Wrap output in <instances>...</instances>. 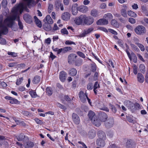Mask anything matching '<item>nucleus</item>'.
Instances as JSON below:
<instances>
[{"mask_svg": "<svg viewBox=\"0 0 148 148\" xmlns=\"http://www.w3.org/2000/svg\"><path fill=\"white\" fill-rule=\"evenodd\" d=\"M26 7L23 3H20L16 7L13 8L12 10V15L7 17L3 22V16L0 15V30H8L7 27H11L13 25V21L16 18L19 12L21 14Z\"/></svg>", "mask_w": 148, "mask_h": 148, "instance_id": "obj_1", "label": "nucleus"}, {"mask_svg": "<svg viewBox=\"0 0 148 148\" xmlns=\"http://www.w3.org/2000/svg\"><path fill=\"white\" fill-rule=\"evenodd\" d=\"M135 32L138 35H143L146 32L145 28L143 25H139L134 29Z\"/></svg>", "mask_w": 148, "mask_h": 148, "instance_id": "obj_2", "label": "nucleus"}, {"mask_svg": "<svg viewBox=\"0 0 148 148\" xmlns=\"http://www.w3.org/2000/svg\"><path fill=\"white\" fill-rule=\"evenodd\" d=\"M125 104L127 107L131 110L132 112H134L136 110V108L134 106V104L132 102L127 101L125 102Z\"/></svg>", "mask_w": 148, "mask_h": 148, "instance_id": "obj_3", "label": "nucleus"}, {"mask_svg": "<svg viewBox=\"0 0 148 148\" xmlns=\"http://www.w3.org/2000/svg\"><path fill=\"white\" fill-rule=\"evenodd\" d=\"M8 32V30L5 29L4 30H0V44L2 45H5L6 43L5 40L1 37L2 34L5 35Z\"/></svg>", "mask_w": 148, "mask_h": 148, "instance_id": "obj_4", "label": "nucleus"}, {"mask_svg": "<svg viewBox=\"0 0 148 148\" xmlns=\"http://www.w3.org/2000/svg\"><path fill=\"white\" fill-rule=\"evenodd\" d=\"M24 141L23 146L25 148H32L34 145V143L29 141L27 137L26 138V140Z\"/></svg>", "mask_w": 148, "mask_h": 148, "instance_id": "obj_5", "label": "nucleus"}, {"mask_svg": "<svg viewBox=\"0 0 148 148\" xmlns=\"http://www.w3.org/2000/svg\"><path fill=\"white\" fill-rule=\"evenodd\" d=\"M98 117L101 122H105L108 118V116L104 112H101L98 114Z\"/></svg>", "mask_w": 148, "mask_h": 148, "instance_id": "obj_6", "label": "nucleus"}, {"mask_svg": "<svg viewBox=\"0 0 148 148\" xmlns=\"http://www.w3.org/2000/svg\"><path fill=\"white\" fill-rule=\"evenodd\" d=\"M114 124V120L112 118H109L105 123L106 127L109 128L112 127Z\"/></svg>", "mask_w": 148, "mask_h": 148, "instance_id": "obj_7", "label": "nucleus"}, {"mask_svg": "<svg viewBox=\"0 0 148 148\" xmlns=\"http://www.w3.org/2000/svg\"><path fill=\"white\" fill-rule=\"evenodd\" d=\"M79 97L82 102L84 103L86 101V98L87 96L82 91H80L79 93Z\"/></svg>", "mask_w": 148, "mask_h": 148, "instance_id": "obj_8", "label": "nucleus"}, {"mask_svg": "<svg viewBox=\"0 0 148 148\" xmlns=\"http://www.w3.org/2000/svg\"><path fill=\"white\" fill-rule=\"evenodd\" d=\"M93 30V28L91 27L88 29H85L84 30L82 34H80L78 36L79 37H83L85 36L86 35L89 34Z\"/></svg>", "mask_w": 148, "mask_h": 148, "instance_id": "obj_9", "label": "nucleus"}, {"mask_svg": "<svg viewBox=\"0 0 148 148\" xmlns=\"http://www.w3.org/2000/svg\"><path fill=\"white\" fill-rule=\"evenodd\" d=\"M135 143L131 139L127 140L126 145L127 148H133L135 147Z\"/></svg>", "mask_w": 148, "mask_h": 148, "instance_id": "obj_10", "label": "nucleus"}, {"mask_svg": "<svg viewBox=\"0 0 148 148\" xmlns=\"http://www.w3.org/2000/svg\"><path fill=\"white\" fill-rule=\"evenodd\" d=\"M73 120L75 124L77 125L79 124L80 122L79 117L76 114L73 113L72 115Z\"/></svg>", "mask_w": 148, "mask_h": 148, "instance_id": "obj_11", "label": "nucleus"}, {"mask_svg": "<svg viewBox=\"0 0 148 148\" xmlns=\"http://www.w3.org/2000/svg\"><path fill=\"white\" fill-rule=\"evenodd\" d=\"M77 56L74 54L69 55L68 57V62L69 64H72L75 61L77 57Z\"/></svg>", "mask_w": 148, "mask_h": 148, "instance_id": "obj_12", "label": "nucleus"}, {"mask_svg": "<svg viewBox=\"0 0 148 148\" xmlns=\"http://www.w3.org/2000/svg\"><path fill=\"white\" fill-rule=\"evenodd\" d=\"M94 20L92 17H85L84 22L86 24L90 25L92 23Z\"/></svg>", "mask_w": 148, "mask_h": 148, "instance_id": "obj_13", "label": "nucleus"}, {"mask_svg": "<svg viewBox=\"0 0 148 148\" xmlns=\"http://www.w3.org/2000/svg\"><path fill=\"white\" fill-rule=\"evenodd\" d=\"M84 16H80L76 18L75 20V23L77 25H80L82 24L83 21H84Z\"/></svg>", "mask_w": 148, "mask_h": 148, "instance_id": "obj_14", "label": "nucleus"}, {"mask_svg": "<svg viewBox=\"0 0 148 148\" xmlns=\"http://www.w3.org/2000/svg\"><path fill=\"white\" fill-rule=\"evenodd\" d=\"M23 18L26 22L30 23L32 22V17L29 14H25L23 16Z\"/></svg>", "mask_w": 148, "mask_h": 148, "instance_id": "obj_15", "label": "nucleus"}, {"mask_svg": "<svg viewBox=\"0 0 148 148\" xmlns=\"http://www.w3.org/2000/svg\"><path fill=\"white\" fill-rule=\"evenodd\" d=\"M106 139H97L96 142L97 145L99 146L103 147L105 145L104 140Z\"/></svg>", "mask_w": 148, "mask_h": 148, "instance_id": "obj_16", "label": "nucleus"}, {"mask_svg": "<svg viewBox=\"0 0 148 148\" xmlns=\"http://www.w3.org/2000/svg\"><path fill=\"white\" fill-rule=\"evenodd\" d=\"M61 17L63 20L66 21L70 18V14L68 12H65L62 14Z\"/></svg>", "mask_w": 148, "mask_h": 148, "instance_id": "obj_17", "label": "nucleus"}, {"mask_svg": "<svg viewBox=\"0 0 148 148\" xmlns=\"http://www.w3.org/2000/svg\"><path fill=\"white\" fill-rule=\"evenodd\" d=\"M108 21L104 18L100 19L97 22V25H106L108 24Z\"/></svg>", "mask_w": 148, "mask_h": 148, "instance_id": "obj_18", "label": "nucleus"}, {"mask_svg": "<svg viewBox=\"0 0 148 148\" xmlns=\"http://www.w3.org/2000/svg\"><path fill=\"white\" fill-rule=\"evenodd\" d=\"M77 3L73 4L71 8L72 14L73 15H76L77 13Z\"/></svg>", "mask_w": 148, "mask_h": 148, "instance_id": "obj_19", "label": "nucleus"}, {"mask_svg": "<svg viewBox=\"0 0 148 148\" xmlns=\"http://www.w3.org/2000/svg\"><path fill=\"white\" fill-rule=\"evenodd\" d=\"M98 139H106V135L102 131H99L98 132Z\"/></svg>", "mask_w": 148, "mask_h": 148, "instance_id": "obj_20", "label": "nucleus"}, {"mask_svg": "<svg viewBox=\"0 0 148 148\" xmlns=\"http://www.w3.org/2000/svg\"><path fill=\"white\" fill-rule=\"evenodd\" d=\"M88 116L89 118L91 120V121L96 118L97 116L95 113L92 111H90L89 112Z\"/></svg>", "mask_w": 148, "mask_h": 148, "instance_id": "obj_21", "label": "nucleus"}, {"mask_svg": "<svg viewBox=\"0 0 148 148\" xmlns=\"http://www.w3.org/2000/svg\"><path fill=\"white\" fill-rule=\"evenodd\" d=\"M66 73L63 71H61L60 74V78L62 82H64L66 78Z\"/></svg>", "mask_w": 148, "mask_h": 148, "instance_id": "obj_22", "label": "nucleus"}, {"mask_svg": "<svg viewBox=\"0 0 148 148\" xmlns=\"http://www.w3.org/2000/svg\"><path fill=\"white\" fill-rule=\"evenodd\" d=\"M44 21L45 23H47L49 24H52L53 23L52 19L49 15H47L44 20Z\"/></svg>", "mask_w": 148, "mask_h": 148, "instance_id": "obj_23", "label": "nucleus"}, {"mask_svg": "<svg viewBox=\"0 0 148 148\" xmlns=\"http://www.w3.org/2000/svg\"><path fill=\"white\" fill-rule=\"evenodd\" d=\"M77 73V71L76 69L74 68L70 69L69 71V74L70 75L74 76L76 75Z\"/></svg>", "mask_w": 148, "mask_h": 148, "instance_id": "obj_24", "label": "nucleus"}, {"mask_svg": "<svg viewBox=\"0 0 148 148\" xmlns=\"http://www.w3.org/2000/svg\"><path fill=\"white\" fill-rule=\"evenodd\" d=\"M101 121L100 120L97 119L96 117L92 122L96 126L99 127L101 124Z\"/></svg>", "mask_w": 148, "mask_h": 148, "instance_id": "obj_25", "label": "nucleus"}, {"mask_svg": "<svg viewBox=\"0 0 148 148\" xmlns=\"http://www.w3.org/2000/svg\"><path fill=\"white\" fill-rule=\"evenodd\" d=\"M137 79L138 81L140 83H143L144 82V77L142 74L140 73L138 74Z\"/></svg>", "mask_w": 148, "mask_h": 148, "instance_id": "obj_26", "label": "nucleus"}, {"mask_svg": "<svg viewBox=\"0 0 148 148\" xmlns=\"http://www.w3.org/2000/svg\"><path fill=\"white\" fill-rule=\"evenodd\" d=\"M125 8H122L121 11V15L124 17H127V7L126 6H125Z\"/></svg>", "mask_w": 148, "mask_h": 148, "instance_id": "obj_27", "label": "nucleus"}, {"mask_svg": "<svg viewBox=\"0 0 148 148\" xmlns=\"http://www.w3.org/2000/svg\"><path fill=\"white\" fill-rule=\"evenodd\" d=\"M72 48L70 47H66L64 48H61V53H64L67 52L68 51L71 50Z\"/></svg>", "mask_w": 148, "mask_h": 148, "instance_id": "obj_28", "label": "nucleus"}, {"mask_svg": "<svg viewBox=\"0 0 148 148\" xmlns=\"http://www.w3.org/2000/svg\"><path fill=\"white\" fill-rule=\"evenodd\" d=\"M34 18L35 20V22L37 25L39 27H41L42 26L41 22L36 16H34Z\"/></svg>", "mask_w": 148, "mask_h": 148, "instance_id": "obj_29", "label": "nucleus"}, {"mask_svg": "<svg viewBox=\"0 0 148 148\" xmlns=\"http://www.w3.org/2000/svg\"><path fill=\"white\" fill-rule=\"evenodd\" d=\"M96 134L94 130H91L88 133V136L90 139L93 138L95 136Z\"/></svg>", "mask_w": 148, "mask_h": 148, "instance_id": "obj_30", "label": "nucleus"}, {"mask_svg": "<svg viewBox=\"0 0 148 148\" xmlns=\"http://www.w3.org/2000/svg\"><path fill=\"white\" fill-rule=\"evenodd\" d=\"M40 80V77L39 76H36L34 78L32 82L34 84H36L39 83Z\"/></svg>", "mask_w": 148, "mask_h": 148, "instance_id": "obj_31", "label": "nucleus"}, {"mask_svg": "<svg viewBox=\"0 0 148 148\" xmlns=\"http://www.w3.org/2000/svg\"><path fill=\"white\" fill-rule=\"evenodd\" d=\"M48 23H45L43 25V27L44 29L46 31H49L51 29V25H49Z\"/></svg>", "mask_w": 148, "mask_h": 148, "instance_id": "obj_32", "label": "nucleus"}, {"mask_svg": "<svg viewBox=\"0 0 148 148\" xmlns=\"http://www.w3.org/2000/svg\"><path fill=\"white\" fill-rule=\"evenodd\" d=\"M111 25L116 27H119V24L115 19H112L111 22Z\"/></svg>", "mask_w": 148, "mask_h": 148, "instance_id": "obj_33", "label": "nucleus"}, {"mask_svg": "<svg viewBox=\"0 0 148 148\" xmlns=\"http://www.w3.org/2000/svg\"><path fill=\"white\" fill-rule=\"evenodd\" d=\"M16 137L17 140L20 141H22L25 138V136L23 134H21L18 136H16Z\"/></svg>", "mask_w": 148, "mask_h": 148, "instance_id": "obj_34", "label": "nucleus"}, {"mask_svg": "<svg viewBox=\"0 0 148 148\" xmlns=\"http://www.w3.org/2000/svg\"><path fill=\"white\" fill-rule=\"evenodd\" d=\"M90 14L92 16L95 17L98 16V12L95 9H93L91 11Z\"/></svg>", "mask_w": 148, "mask_h": 148, "instance_id": "obj_35", "label": "nucleus"}, {"mask_svg": "<svg viewBox=\"0 0 148 148\" xmlns=\"http://www.w3.org/2000/svg\"><path fill=\"white\" fill-rule=\"evenodd\" d=\"M127 14L129 16H130L134 18L136 17L137 15L134 12L131 10H129L127 12Z\"/></svg>", "mask_w": 148, "mask_h": 148, "instance_id": "obj_36", "label": "nucleus"}, {"mask_svg": "<svg viewBox=\"0 0 148 148\" xmlns=\"http://www.w3.org/2000/svg\"><path fill=\"white\" fill-rule=\"evenodd\" d=\"M62 4L61 1H60L59 0H56L55 3V7L56 8L59 9Z\"/></svg>", "mask_w": 148, "mask_h": 148, "instance_id": "obj_37", "label": "nucleus"}, {"mask_svg": "<svg viewBox=\"0 0 148 148\" xmlns=\"http://www.w3.org/2000/svg\"><path fill=\"white\" fill-rule=\"evenodd\" d=\"M109 106L112 112L114 113H115L116 112V109L115 106L111 103H109Z\"/></svg>", "mask_w": 148, "mask_h": 148, "instance_id": "obj_38", "label": "nucleus"}, {"mask_svg": "<svg viewBox=\"0 0 148 148\" xmlns=\"http://www.w3.org/2000/svg\"><path fill=\"white\" fill-rule=\"evenodd\" d=\"M91 71L93 72H95L96 70V66L95 64L94 63L91 64H90Z\"/></svg>", "mask_w": 148, "mask_h": 148, "instance_id": "obj_39", "label": "nucleus"}, {"mask_svg": "<svg viewBox=\"0 0 148 148\" xmlns=\"http://www.w3.org/2000/svg\"><path fill=\"white\" fill-rule=\"evenodd\" d=\"M46 91L48 95L49 96L51 95L53 93L52 89L50 87H47L46 88Z\"/></svg>", "mask_w": 148, "mask_h": 148, "instance_id": "obj_40", "label": "nucleus"}, {"mask_svg": "<svg viewBox=\"0 0 148 148\" xmlns=\"http://www.w3.org/2000/svg\"><path fill=\"white\" fill-rule=\"evenodd\" d=\"M82 63V60L80 59H79L75 62V65L77 66H79Z\"/></svg>", "mask_w": 148, "mask_h": 148, "instance_id": "obj_41", "label": "nucleus"}, {"mask_svg": "<svg viewBox=\"0 0 148 148\" xmlns=\"http://www.w3.org/2000/svg\"><path fill=\"white\" fill-rule=\"evenodd\" d=\"M140 71L142 73H144L145 71V68L143 64H141L139 66Z\"/></svg>", "mask_w": 148, "mask_h": 148, "instance_id": "obj_42", "label": "nucleus"}, {"mask_svg": "<svg viewBox=\"0 0 148 148\" xmlns=\"http://www.w3.org/2000/svg\"><path fill=\"white\" fill-rule=\"evenodd\" d=\"M88 8L86 6H81L80 8V11L84 13L86 12L88 10Z\"/></svg>", "mask_w": 148, "mask_h": 148, "instance_id": "obj_43", "label": "nucleus"}, {"mask_svg": "<svg viewBox=\"0 0 148 148\" xmlns=\"http://www.w3.org/2000/svg\"><path fill=\"white\" fill-rule=\"evenodd\" d=\"M29 93L32 98H35L37 95L36 92L34 90H32L29 92Z\"/></svg>", "mask_w": 148, "mask_h": 148, "instance_id": "obj_44", "label": "nucleus"}, {"mask_svg": "<svg viewBox=\"0 0 148 148\" xmlns=\"http://www.w3.org/2000/svg\"><path fill=\"white\" fill-rule=\"evenodd\" d=\"M135 44L142 51H144L145 49L144 46L143 45L138 42H136L135 43Z\"/></svg>", "mask_w": 148, "mask_h": 148, "instance_id": "obj_45", "label": "nucleus"}, {"mask_svg": "<svg viewBox=\"0 0 148 148\" xmlns=\"http://www.w3.org/2000/svg\"><path fill=\"white\" fill-rule=\"evenodd\" d=\"M103 17L106 18L111 19L112 18L113 16L111 14L108 13L105 14Z\"/></svg>", "mask_w": 148, "mask_h": 148, "instance_id": "obj_46", "label": "nucleus"}, {"mask_svg": "<svg viewBox=\"0 0 148 148\" xmlns=\"http://www.w3.org/2000/svg\"><path fill=\"white\" fill-rule=\"evenodd\" d=\"M52 48L54 51L57 52V53L58 54H60L61 53V48L60 49H59L58 48H54L53 46L52 47Z\"/></svg>", "mask_w": 148, "mask_h": 148, "instance_id": "obj_47", "label": "nucleus"}, {"mask_svg": "<svg viewBox=\"0 0 148 148\" xmlns=\"http://www.w3.org/2000/svg\"><path fill=\"white\" fill-rule=\"evenodd\" d=\"M18 25L19 26V28L21 29H23V25L22 23L21 22L20 20L19 17H18Z\"/></svg>", "mask_w": 148, "mask_h": 148, "instance_id": "obj_48", "label": "nucleus"}, {"mask_svg": "<svg viewBox=\"0 0 148 148\" xmlns=\"http://www.w3.org/2000/svg\"><path fill=\"white\" fill-rule=\"evenodd\" d=\"M56 105L58 107L64 110H65L66 109V108L64 106L62 105L59 103H57Z\"/></svg>", "mask_w": 148, "mask_h": 148, "instance_id": "obj_49", "label": "nucleus"}, {"mask_svg": "<svg viewBox=\"0 0 148 148\" xmlns=\"http://www.w3.org/2000/svg\"><path fill=\"white\" fill-rule=\"evenodd\" d=\"M130 46L135 51L138 52L139 51V49L134 44H131Z\"/></svg>", "mask_w": 148, "mask_h": 148, "instance_id": "obj_50", "label": "nucleus"}, {"mask_svg": "<svg viewBox=\"0 0 148 148\" xmlns=\"http://www.w3.org/2000/svg\"><path fill=\"white\" fill-rule=\"evenodd\" d=\"M131 55L133 57V62L136 63L137 61V58L135 54L133 53H131Z\"/></svg>", "mask_w": 148, "mask_h": 148, "instance_id": "obj_51", "label": "nucleus"}, {"mask_svg": "<svg viewBox=\"0 0 148 148\" xmlns=\"http://www.w3.org/2000/svg\"><path fill=\"white\" fill-rule=\"evenodd\" d=\"M7 4V0H3L1 2L2 5L4 8H5L6 7Z\"/></svg>", "mask_w": 148, "mask_h": 148, "instance_id": "obj_52", "label": "nucleus"}, {"mask_svg": "<svg viewBox=\"0 0 148 148\" xmlns=\"http://www.w3.org/2000/svg\"><path fill=\"white\" fill-rule=\"evenodd\" d=\"M128 21L132 24H134L136 22L135 19L131 17H130L129 18Z\"/></svg>", "mask_w": 148, "mask_h": 148, "instance_id": "obj_53", "label": "nucleus"}, {"mask_svg": "<svg viewBox=\"0 0 148 148\" xmlns=\"http://www.w3.org/2000/svg\"><path fill=\"white\" fill-rule=\"evenodd\" d=\"M53 8V5L52 4H50L49 5V6L48 8V12L50 13L51 11L52 10Z\"/></svg>", "mask_w": 148, "mask_h": 148, "instance_id": "obj_54", "label": "nucleus"}, {"mask_svg": "<svg viewBox=\"0 0 148 148\" xmlns=\"http://www.w3.org/2000/svg\"><path fill=\"white\" fill-rule=\"evenodd\" d=\"M61 32L63 34L67 35L68 34V32L66 28H64L62 29Z\"/></svg>", "mask_w": 148, "mask_h": 148, "instance_id": "obj_55", "label": "nucleus"}, {"mask_svg": "<svg viewBox=\"0 0 148 148\" xmlns=\"http://www.w3.org/2000/svg\"><path fill=\"white\" fill-rule=\"evenodd\" d=\"M23 80V77L20 78L18 79H17L16 82V84L17 85H20L22 82Z\"/></svg>", "mask_w": 148, "mask_h": 148, "instance_id": "obj_56", "label": "nucleus"}, {"mask_svg": "<svg viewBox=\"0 0 148 148\" xmlns=\"http://www.w3.org/2000/svg\"><path fill=\"white\" fill-rule=\"evenodd\" d=\"M126 119L130 123H133L134 121L132 119V117L130 116H126Z\"/></svg>", "mask_w": 148, "mask_h": 148, "instance_id": "obj_57", "label": "nucleus"}, {"mask_svg": "<svg viewBox=\"0 0 148 148\" xmlns=\"http://www.w3.org/2000/svg\"><path fill=\"white\" fill-rule=\"evenodd\" d=\"M133 71L134 74L136 75L137 73V67L135 64L134 65L133 68Z\"/></svg>", "mask_w": 148, "mask_h": 148, "instance_id": "obj_58", "label": "nucleus"}, {"mask_svg": "<svg viewBox=\"0 0 148 148\" xmlns=\"http://www.w3.org/2000/svg\"><path fill=\"white\" fill-rule=\"evenodd\" d=\"M27 2V4L28 6H29L31 4H33L34 3L33 0H24Z\"/></svg>", "mask_w": 148, "mask_h": 148, "instance_id": "obj_59", "label": "nucleus"}, {"mask_svg": "<svg viewBox=\"0 0 148 148\" xmlns=\"http://www.w3.org/2000/svg\"><path fill=\"white\" fill-rule=\"evenodd\" d=\"M77 53L80 57H82L83 58H85L84 54L82 52L80 51H77Z\"/></svg>", "mask_w": 148, "mask_h": 148, "instance_id": "obj_60", "label": "nucleus"}, {"mask_svg": "<svg viewBox=\"0 0 148 148\" xmlns=\"http://www.w3.org/2000/svg\"><path fill=\"white\" fill-rule=\"evenodd\" d=\"M141 9L142 11L143 12V13L147 11L146 6L144 5H142L141 7Z\"/></svg>", "mask_w": 148, "mask_h": 148, "instance_id": "obj_61", "label": "nucleus"}, {"mask_svg": "<svg viewBox=\"0 0 148 148\" xmlns=\"http://www.w3.org/2000/svg\"><path fill=\"white\" fill-rule=\"evenodd\" d=\"M21 112L25 116H27L29 114V112L27 111L22 110Z\"/></svg>", "mask_w": 148, "mask_h": 148, "instance_id": "obj_62", "label": "nucleus"}, {"mask_svg": "<svg viewBox=\"0 0 148 148\" xmlns=\"http://www.w3.org/2000/svg\"><path fill=\"white\" fill-rule=\"evenodd\" d=\"M108 30L112 34H113L115 35H117V32L114 31V30L111 29H109Z\"/></svg>", "mask_w": 148, "mask_h": 148, "instance_id": "obj_63", "label": "nucleus"}, {"mask_svg": "<svg viewBox=\"0 0 148 148\" xmlns=\"http://www.w3.org/2000/svg\"><path fill=\"white\" fill-rule=\"evenodd\" d=\"M93 86L92 84L89 83L87 85V88L88 90H92V89Z\"/></svg>", "mask_w": 148, "mask_h": 148, "instance_id": "obj_64", "label": "nucleus"}]
</instances>
